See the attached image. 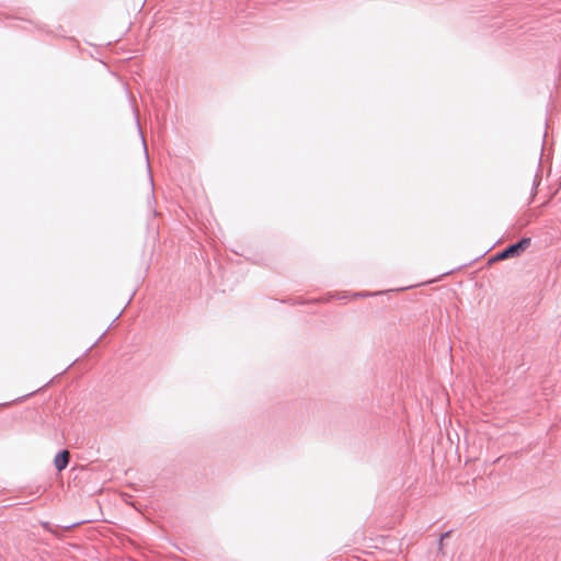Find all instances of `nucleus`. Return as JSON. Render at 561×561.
<instances>
[{
	"mask_svg": "<svg viewBox=\"0 0 561 561\" xmlns=\"http://www.w3.org/2000/svg\"><path fill=\"white\" fill-rule=\"evenodd\" d=\"M530 218H531L530 214L525 215V219L524 218L519 219V226L525 227L526 225H528L530 221Z\"/></svg>",
	"mask_w": 561,
	"mask_h": 561,
	"instance_id": "obj_3",
	"label": "nucleus"
},
{
	"mask_svg": "<svg viewBox=\"0 0 561 561\" xmlns=\"http://www.w3.org/2000/svg\"><path fill=\"white\" fill-rule=\"evenodd\" d=\"M529 243H530V239L524 238L519 242L512 244V245L507 247L505 250H503L502 252H500L495 256V260H506L508 257L518 256L528 248Z\"/></svg>",
	"mask_w": 561,
	"mask_h": 561,
	"instance_id": "obj_1",
	"label": "nucleus"
},
{
	"mask_svg": "<svg viewBox=\"0 0 561 561\" xmlns=\"http://www.w3.org/2000/svg\"><path fill=\"white\" fill-rule=\"evenodd\" d=\"M447 536H448V533H445V534L442 536L440 540L443 541V540H444V538H445V537H447Z\"/></svg>",
	"mask_w": 561,
	"mask_h": 561,
	"instance_id": "obj_4",
	"label": "nucleus"
},
{
	"mask_svg": "<svg viewBox=\"0 0 561 561\" xmlns=\"http://www.w3.org/2000/svg\"><path fill=\"white\" fill-rule=\"evenodd\" d=\"M69 459H70V454L68 450H62L60 451L54 459V463H55V467L58 471H61L64 470L68 463H69Z\"/></svg>",
	"mask_w": 561,
	"mask_h": 561,
	"instance_id": "obj_2",
	"label": "nucleus"
}]
</instances>
